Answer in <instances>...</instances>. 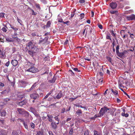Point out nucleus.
Masks as SVG:
<instances>
[{
    "instance_id": "obj_1",
    "label": "nucleus",
    "mask_w": 135,
    "mask_h": 135,
    "mask_svg": "<svg viewBox=\"0 0 135 135\" xmlns=\"http://www.w3.org/2000/svg\"><path fill=\"white\" fill-rule=\"evenodd\" d=\"M34 64L30 62H27V65L30 68L26 71L29 72L33 73H35L38 71V69L34 67Z\"/></svg>"
},
{
    "instance_id": "obj_2",
    "label": "nucleus",
    "mask_w": 135,
    "mask_h": 135,
    "mask_svg": "<svg viewBox=\"0 0 135 135\" xmlns=\"http://www.w3.org/2000/svg\"><path fill=\"white\" fill-rule=\"evenodd\" d=\"M16 110L18 113L20 114L24 115L26 117H28L29 115V113L23 108H17Z\"/></svg>"
},
{
    "instance_id": "obj_3",
    "label": "nucleus",
    "mask_w": 135,
    "mask_h": 135,
    "mask_svg": "<svg viewBox=\"0 0 135 135\" xmlns=\"http://www.w3.org/2000/svg\"><path fill=\"white\" fill-rule=\"evenodd\" d=\"M109 110L110 108H108L107 107H104L101 108L99 112V114L102 116L107 112L108 110Z\"/></svg>"
},
{
    "instance_id": "obj_4",
    "label": "nucleus",
    "mask_w": 135,
    "mask_h": 135,
    "mask_svg": "<svg viewBox=\"0 0 135 135\" xmlns=\"http://www.w3.org/2000/svg\"><path fill=\"white\" fill-rule=\"evenodd\" d=\"M30 97L32 99H33L35 100L37 99L39 97V95L36 93H33L30 95Z\"/></svg>"
},
{
    "instance_id": "obj_5",
    "label": "nucleus",
    "mask_w": 135,
    "mask_h": 135,
    "mask_svg": "<svg viewBox=\"0 0 135 135\" xmlns=\"http://www.w3.org/2000/svg\"><path fill=\"white\" fill-rule=\"evenodd\" d=\"M26 46H27V51L28 50H31L35 45H33L32 41H31L26 45Z\"/></svg>"
},
{
    "instance_id": "obj_6",
    "label": "nucleus",
    "mask_w": 135,
    "mask_h": 135,
    "mask_svg": "<svg viewBox=\"0 0 135 135\" xmlns=\"http://www.w3.org/2000/svg\"><path fill=\"white\" fill-rule=\"evenodd\" d=\"M128 51L126 50H124L122 52H119L118 54L117 55L120 57H124L128 54Z\"/></svg>"
},
{
    "instance_id": "obj_7",
    "label": "nucleus",
    "mask_w": 135,
    "mask_h": 135,
    "mask_svg": "<svg viewBox=\"0 0 135 135\" xmlns=\"http://www.w3.org/2000/svg\"><path fill=\"white\" fill-rule=\"evenodd\" d=\"M27 102V100L26 99L21 101L17 104L19 106H22L26 104Z\"/></svg>"
},
{
    "instance_id": "obj_8",
    "label": "nucleus",
    "mask_w": 135,
    "mask_h": 135,
    "mask_svg": "<svg viewBox=\"0 0 135 135\" xmlns=\"http://www.w3.org/2000/svg\"><path fill=\"white\" fill-rule=\"evenodd\" d=\"M126 18L129 21L135 20V16L133 15L131 16H126Z\"/></svg>"
},
{
    "instance_id": "obj_9",
    "label": "nucleus",
    "mask_w": 135,
    "mask_h": 135,
    "mask_svg": "<svg viewBox=\"0 0 135 135\" xmlns=\"http://www.w3.org/2000/svg\"><path fill=\"white\" fill-rule=\"evenodd\" d=\"M109 5L112 8L114 9L116 8L117 4L116 3L112 2L110 3Z\"/></svg>"
},
{
    "instance_id": "obj_10",
    "label": "nucleus",
    "mask_w": 135,
    "mask_h": 135,
    "mask_svg": "<svg viewBox=\"0 0 135 135\" xmlns=\"http://www.w3.org/2000/svg\"><path fill=\"white\" fill-rule=\"evenodd\" d=\"M17 97L19 100H21L23 98L25 97V95L24 94H21L19 93L17 94Z\"/></svg>"
},
{
    "instance_id": "obj_11",
    "label": "nucleus",
    "mask_w": 135,
    "mask_h": 135,
    "mask_svg": "<svg viewBox=\"0 0 135 135\" xmlns=\"http://www.w3.org/2000/svg\"><path fill=\"white\" fill-rule=\"evenodd\" d=\"M37 83H34L32 85L31 87L29 89L27 90V91L28 92H30L31 90L35 89V88L36 86V84Z\"/></svg>"
},
{
    "instance_id": "obj_12",
    "label": "nucleus",
    "mask_w": 135,
    "mask_h": 135,
    "mask_svg": "<svg viewBox=\"0 0 135 135\" xmlns=\"http://www.w3.org/2000/svg\"><path fill=\"white\" fill-rule=\"evenodd\" d=\"M11 64L14 66H16L18 64L17 61L16 60H12L11 61Z\"/></svg>"
},
{
    "instance_id": "obj_13",
    "label": "nucleus",
    "mask_w": 135,
    "mask_h": 135,
    "mask_svg": "<svg viewBox=\"0 0 135 135\" xmlns=\"http://www.w3.org/2000/svg\"><path fill=\"white\" fill-rule=\"evenodd\" d=\"M62 93L60 91L57 94V95L56 97L55 98H54V99L56 98L58 99H59L62 97Z\"/></svg>"
},
{
    "instance_id": "obj_14",
    "label": "nucleus",
    "mask_w": 135,
    "mask_h": 135,
    "mask_svg": "<svg viewBox=\"0 0 135 135\" xmlns=\"http://www.w3.org/2000/svg\"><path fill=\"white\" fill-rule=\"evenodd\" d=\"M34 53H36L38 52L39 51V49L34 46L31 49Z\"/></svg>"
},
{
    "instance_id": "obj_15",
    "label": "nucleus",
    "mask_w": 135,
    "mask_h": 135,
    "mask_svg": "<svg viewBox=\"0 0 135 135\" xmlns=\"http://www.w3.org/2000/svg\"><path fill=\"white\" fill-rule=\"evenodd\" d=\"M0 135H7L8 132L6 130L2 129L0 132Z\"/></svg>"
},
{
    "instance_id": "obj_16",
    "label": "nucleus",
    "mask_w": 135,
    "mask_h": 135,
    "mask_svg": "<svg viewBox=\"0 0 135 135\" xmlns=\"http://www.w3.org/2000/svg\"><path fill=\"white\" fill-rule=\"evenodd\" d=\"M109 32L111 33V35L114 37L115 39L117 40H117L116 37V33H114V31L113 30H110Z\"/></svg>"
},
{
    "instance_id": "obj_17",
    "label": "nucleus",
    "mask_w": 135,
    "mask_h": 135,
    "mask_svg": "<svg viewBox=\"0 0 135 135\" xmlns=\"http://www.w3.org/2000/svg\"><path fill=\"white\" fill-rule=\"evenodd\" d=\"M116 109L115 108H112V109L110 108V110H109L110 111L111 114L112 115H113Z\"/></svg>"
},
{
    "instance_id": "obj_18",
    "label": "nucleus",
    "mask_w": 135,
    "mask_h": 135,
    "mask_svg": "<svg viewBox=\"0 0 135 135\" xmlns=\"http://www.w3.org/2000/svg\"><path fill=\"white\" fill-rule=\"evenodd\" d=\"M27 51H28L29 54L31 56L33 57V56L34 52L32 50H28Z\"/></svg>"
},
{
    "instance_id": "obj_19",
    "label": "nucleus",
    "mask_w": 135,
    "mask_h": 135,
    "mask_svg": "<svg viewBox=\"0 0 135 135\" xmlns=\"http://www.w3.org/2000/svg\"><path fill=\"white\" fill-rule=\"evenodd\" d=\"M0 113L1 114V116L2 117H5L7 113L6 111L4 110H3L2 111L0 112Z\"/></svg>"
},
{
    "instance_id": "obj_20",
    "label": "nucleus",
    "mask_w": 135,
    "mask_h": 135,
    "mask_svg": "<svg viewBox=\"0 0 135 135\" xmlns=\"http://www.w3.org/2000/svg\"><path fill=\"white\" fill-rule=\"evenodd\" d=\"M51 125L52 127L55 129L57 128V126L55 122H52L51 123Z\"/></svg>"
},
{
    "instance_id": "obj_21",
    "label": "nucleus",
    "mask_w": 135,
    "mask_h": 135,
    "mask_svg": "<svg viewBox=\"0 0 135 135\" xmlns=\"http://www.w3.org/2000/svg\"><path fill=\"white\" fill-rule=\"evenodd\" d=\"M0 57L2 59H4L6 57V56L3 52H1L0 54Z\"/></svg>"
},
{
    "instance_id": "obj_22",
    "label": "nucleus",
    "mask_w": 135,
    "mask_h": 135,
    "mask_svg": "<svg viewBox=\"0 0 135 135\" xmlns=\"http://www.w3.org/2000/svg\"><path fill=\"white\" fill-rule=\"evenodd\" d=\"M103 80L102 79H100L96 81V83L98 85L102 84L103 83Z\"/></svg>"
},
{
    "instance_id": "obj_23",
    "label": "nucleus",
    "mask_w": 135,
    "mask_h": 135,
    "mask_svg": "<svg viewBox=\"0 0 135 135\" xmlns=\"http://www.w3.org/2000/svg\"><path fill=\"white\" fill-rule=\"evenodd\" d=\"M47 117L48 118L49 121L50 122H52V118H53V116L51 115L48 114Z\"/></svg>"
},
{
    "instance_id": "obj_24",
    "label": "nucleus",
    "mask_w": 135,
    "mask_h": 135,
    "mask_svg": "<svg viewBox=\"0 0 135 135\" xmlns=\"http://www.w3.org/2000/svg\"><path fill=\"white\" fill-rule=\"evenodd\" d=\"M112 92L115 95H117L118 94V92L117 91L112 89Z\"/></svg>"
},
{
    "instance_id": "obj_25",
    "label": "nucleus",
    "mask_w": 135,
    "mask_h": 135,
    "mask_svg": "<svg viewBox=\"0 0 135 135\" xmlns=\"http://www.w3.org/2000/svg\"><path fill=\"white\" fill-rule=\"evenodd\" d=\"M43 113H44V115L42 117V118L43 120H44L46 118L47 116V117L48 114H47L45 112H44Z\"/></svg>"
},
{
    "instance_id": "obj_26",
    "label": "nucleus",
    "mask_w": 135,
    "mask_h": 135,
    "mask_svg": "<svg viewBox=\"0 0 135 135\" xmlns=\"http://www.w3.org/2000/svg\"><path fill=\"white\" fill-rule=\"evenodd\" d=\"M79 2L81 4V5H84L85 4V0H79Z\"/></svg>"
},
{
    "instance_id": "obj_27",
    "label": "nucleus",
    "mask_w": 135,
    "mask_h": 135,
    "mask_svg": "<svg viewBox=\"0 0 135 135\" xmlns=\"http://www.w3.org/2000/svg\"><path fill=\"white\" fill-rule=\"evenodd\" d=\"M51 22L50 21H48L47 23L46 28H49L50 27Z\"/></svg>"
},
{
    "instance_id": "obj_28",
    "label": "nucleus",
    "mask_w": 135,
    "mask_h": 135,
    "mask_svg": "<svg viewBox=\"0 0 135 135\" xmlns=\"http://www.w3.org/2000/svg\"><path fill=\"white\" fill-rule=\"evenodd\" d=\"M119 45H117L116 47V53H117V55H118V54L119 53Z\"/></svg>"
},
{
    "instance_id": "obj_29",
    "label": "nucleus",
    "mask_w": 135,
    "mask_h": 135,
    "mask_svg": "<svg viewBox=\"0 0 135 135\" xmlns=\"http://www.w3.org/2000/svg\"><path fill=\"white\" fill-rule=\"evenodd\" d=\"M5 38L7 41L10 42H12L13 41V39L12 38L9 37H6Z\"/></svg>"
},
{
    "instance_id": "obj_30",
    "label": "nucleus",
    "mask_w": 135,
    "mask_h": 135,
    "mask_svg": "<svg viewBox=\"0 0 135 135\" xmlns=\"http://www.w3.org/2000/svg\"><path fill=\"white\" fill-rule=\"evenodd\" d=\"M36 135H44L43 132L41 131H37Z\"/></svg>"
},
{
    "instance_id": "obj_31",
    "label": "nucleus",
    "mask_w": 135,
    "mask_h": 135,
    "mask_svg": "<svg viewBox=\"0 0 135 135\" xmlns=\"http://www.w3.org/2000/svg\"><path fill=\"white\" fill-rule=\"evenodd\" d=\"M16 32V31H15L14 34L12 36V37L15 38H18L17 37V34Z\"/></svg>"
},
{
    "instance_id": "obj_32",
    "label": "nucleus",
    "mask_w": 135,
    "mask_h": 135,
    "mask_svg": "<svg viewBox=\"0 0 135 135\" xmlns=\"http://www.w3.org/2000/svg\"><path fill=\"white\" fill-rule=\"evenodd\" d=\"M103 71V66H102V67L101 68L100 71L99 72V74L101 76H102L103 75V73H102V72Z\"/></svg>"
},
{
    "instance_id": "obj_33",
    "label": "nucleus",
    "mask_w": 135,
    "mask_h": 135,
    "mask_svg": "<svg viewBox=\"0 0 135 135\" xmlns=\"http://www.w3.org/2000/svg\"><path fill=\"white\" fill-rule=\"evenodd\" d=\"M82 113V112L81 110L80 109H78L76 112V113L77 115H80Z\"/></svg>"
},
{
    "instance_id": "obj_34",
    "label": "nucleus",
    "mask_w": 135,
    "mask_h": 135,
    "mask_svg": "<svg viewBox=\"0 0 135 135\" xmlns=\"http://www.w3.org/2000/svg\"><path fill=\"white\" fill-rule=\"evenodd\" d=\"M122 115L123 117H128L129 116V114L127 113L125 114L124 113H122Z\"/></svg>"
},
{
    "instance_id": "obj_35",
    "label": "nucleus",
    "mask_w": 135,
    "mask_h": 135,
    "mask_svg": "<svg viewBox=\"0 0 135 135\" xmlns=\"http://www.w3.org/2000/svg\"><path fill=\"white\" fill-rule=\"evenodd\" d=\"M52 93V91H50L49 93H48L44 97V99H45L47 98L50 95L51 93Z\"/></svg>"
},
{
    "instance_id": "obj_36",
    "label": "nucleus",
    "mask_w": 135,
    "mask_h": 135,
    "mask_svg": "<svg viewBox=\"0 0 135 135\" xmlns=\"http://www.w3.org/2000/svg\"><path fill=\"white\" fill-rule=\"evenodd\" d=\"M30 109L31 110V112L33 113L36 111L35 109L32 107H30Z\"/></svg>"
},
{
    "instance_id": "obj_37",
    "label": "nucleus",
    "mask_w": 135,
    "mask_h": 135,
    "mask_svg": "<svg viewBox=\"0 0 135 135\" xmlns=\"http://www.w3.org/2000/svg\"><path fill=\"white\" fill-rule=\"evenodd\" d=\"M85 15L84 13H82L80 14V19L81 20L83 19Z\"/></svg>"
},
{
    "instance_id": "obj_38",
    "label": "nucleus",
    "mask_w": 135,
    "mask_h": 135,
    "mask_svg": "<svg viewBox=\"0 0 135 135\" xmlns=\"http://www.w3.org/2000/svg\"><path fill=\"white\" fill-rule=\"evenodd\" d=\"M33 114L35 115V116H36V117H39L40 118V116L39 114H38V113L36 111V112H34Z\"/></svg>"
},
{
    "instance_id": "obj_39",
    "label": "nucleus",
    "mask_w": 135,
    "mask_h": 135,
    "mask_svg": "<svg viewBox=\"0 0 135 135\" xmlns=\"http://www.w3.org/2000/svg\"><path fill=\"white\" fill-rule=\"evenodd\" d=\"M10 26L11 27V28H12L15 31H16L17 30H18V29L17 28L14 27L13 26L11 25H10Z\"/></svg>"
},
{
    "instance_id": "obj_40",
    "label": "nucleus",
    "mask_w": 135,
    "mask_h": 135,
    "mask_svg": "<svg viewBox=\"0 0 135 135\" xmlns=\"http://www.w3.org/2000/svg\"><path fill=\"white\" fill-rule=\"evenodd\" d=\"M63 23L66 24L67 26H69L70 25V21H68L65 22H63Z\"/></svg>"
},
{
    "instance_id": "obj_41",
    "label": "nucleus",
    "mask_w": 135,
    "mask_h": 135,
    "mask_svg": "<svg viewBox=\"0 0 135 135\" xmlns=\"http://www.w3.org/2000/svg\"><path fill=\"white\" fill-rule=\"evenodd\" d=\"M23 124L25 128L26 129H28V126H27V124L25 123L24 122L23 123Z\"/></svg>"
},
{
    "instance_id": "obj_42",
    "label": "nucleus",
    "mask_w": 135,
    "mask_h": 135,
    "mask_svg": "<svg viewBox=\"0 0 135 135\" xmlns=\"http://www.w3.org/2000/svg\"><path fill=\"white\" fill-rule=\"evenodd\" d=\"M94 135H101L100 133H98V132L96 130L94 131Z\"/></svg>"
},
{
    "instance_id": "obj_43",
    "label": "nucleus",
    "mask_w": 135,
    "mask_h": 135,
    "mask_svg": "<svg viewBox=\"0 0 135 135\" xmlns=\"http://www.w3.org/2000/svg\"><path fill=\"white\" fill-rule=\"evenodd\" d=\"M18 133L16 131H13L12 135H18Z\"/></svg>"
},
{
    "instance_id": "obj_44",
    "label": "nucleus",
    "mask_w": 135,
    "mask_h": 135,
    "mask_svg": "<svg viewBox=\"0 0 135 135\" xmlns=\"http://www.w3.org/2000/svg\"><path fill=\"white\" fill-rule=\"evenodd\" d=\"M31 10L32 12V15H35L37 14V13L36 12H35L33 9H31Z\"/></svg>"
},
{
    "instance_id": "obj_45",
    "label": "nucleus",
    "mask_w": 135,
    "mask_h": 135,
    "mask_svg": "<svg viewBox=\"0 0 135 135\" xmlns=\"http://www.w3.org/2000/svg\"><path fill=\"white\" fill-rule=\"evenodd\" d=\"M101 116H102L100 114H99H99H95L94 116V117L95 118L98 117H99Z\"/></svg>"
},
{
    "instance_id": "obj_46",
    "label": "nucleus",
    "mask_w": 135,
    "mask_h": 135,
    "mask_svg": "<svg viewBox=\"0 0 135 135\" xmlns=\"http://www.w3.org/2000/svg\"><path fill=\"white\" fill-rule=\"evenodd\" d=\"M17 18L18 22L21 25H22V21L18 17H17Z\"/></svg>"
},
{
    "instance_id": "obj_47",
    "label": "nucleus",
    "mask_w": 135,
    "mask_h": 135,
    "mask_svg": "<svg viewBox=\"0 0 135 135\" xmlns=\"http://www.w3.org/2000/svg\"><path fill=\"white\" fill-rule=\"evenodd\" d=\"M72 69L75 71L80 72V70H79L77 68H72Z\"/></svg>"
},
{
    "instance_id": "obj_48",
    "label": "nucleus",
    "mask_w": 135,
    "mask_h": 135,
    "mask_svg": "<svg viewBox=\"0 0 135 135\" xmlns=\"http://www.w3.org/2000/svg\"><path fill=\"white\" fill-rule=\"evenodd\" d=\"M5 13H0V17L4 18V17Z\"/></svg>"
},
{
    "instance_id": "obj_49",
    "label": "nucleus",
    "mask_w": 135,
    "mask_h": 135,
    "mask_svg": "<svg viewBox=\"0 0 135 135\" xmlns=\"http://www.w3.org/2000/svg\"><path fill=\"white\" fill-rule=\"evenodd\" d=\"M69 72L70 73L71 75L74 76L75 75L74 73L71 70H69Z\"/></svg>"
},
{
    "instance_id": "obj_50",
    "label": "nucleus",
    "mask_w": 135,
    "mask_h": 135,
    "mask_svg": "<svg viewBox=\"0 0 135 135\" xmlns=\"http://www.w3.org/2000/svg\"><path fill=\"white\" fill-rule=\"evenodd\" d=\"M106 38L108 39H109L111 41H112V40L110 38V35H107L106 37Z\"/></svg>"
},
{
    "instance_id": "obj_51",
    "label": "nucleus",
    "mask_w": 135,
    "mask_h": 135,
    "mask_svg": "<svg viewBox=\"0 0 135 135\" xmlns=\"http://www.w3.org/2000/svg\"><path fill=\"white\" fill-rule=\"evenodd\" d=\"M20 82L22 84H27L26 82L23 80H21L20 81Z\"/></svg>"
},
{
    "instance_id": "obj_52",
    "label": "nucleus",
    "mask_w": 135,
    "mask_h": 135,
    "mask_svg": "<svg viewBox=\"0 0 135 135\" xmlns=\"http://www.w3.org/2000/svg\"><path fill=\"white\" fill-rule=\"evenodd\" d=\"M30 126L32 128L34 129L35 128V124H34L32 123H30Z\"/></svg>"
},
{
    "instance_id": "obj_53",
    "label": "nucleus",
    "mask_w": 135,
    "mask_h": 135,
    "mask_svg": "<svg viewBox=\"0 0 135 135\" xmlns=\"http://www.w3.org/2000/svg\"><path fill=\"white\" fill-rule=\"evenodd\" d=\"M77 98V97H76V98H69V100H70V101L71 102H72L73 101H74V100H75V99H76Z\"/></svg>"
},
{
    "instance_id": "obj_54",
    "label": "nucleus",
    "mask_w": 135,
    "mask_h": 135,
    "mask_svg": "<svg viewBox=\"0 0 135 135\" xmlns=\"http://www.w3.org/2000/svg\"><path fill=\"white\" fill-rule=\"evenodd\" d=\"M89 132L88 130H86L85 131L84 135H88Z\"/></svg>"
},
{
    "instance_id": "obj_55",
    "label": "nucleus",
    "mask_w": 135,
    "mask_h": 135,
    "mask_svg": "<svg viewBox=\"0 0 135 135\" xmlns=\"http://www.w3.org/2000/svg\"><path fill=\"white\" fill-rule=\"evenodd\" d=\"M73 128H71V129H70V130L69 131V134H72L73 133Z\"/></svg>"
},
{
    "instance_id": "obj_56",
    "label": "nucleus",
    "mask_w": 135,
    "mask_h": 135,
    "mask_svg": "<svg viewBox=\"0 0 135 135\" xmlns=\"http://www.w3.org/2000/svg\"><path fill=\"white\" fill-rule=\"evenodd\" d=\"M125 33L124 31V30H122L120 32V33L121 34V35L122 36L124 35V34Z\"/></svg>"
},
{
    "instance_id": "obj_57",
    "label": "nucleus",
    "mask_w": 135,
    "mask_h": 135,
    "mask_svg": "<svg viewBox=\"0 0 135 135\" xmlns=\"http://www.w3.org/2000/svg\"><path fill=\"white\" fill-rule=\"evenodd\" d=\"M17 120L19 122L20 121L21 122H22L23 123L24 122V119H23L18 118L17 119Z\"/></svg>"
},
{
    "instance_id": "obj_58",
    "label": "nucleus",
    "mask_w": 135,
    "mask_h": 135,
    "mask_svg": "<svg viewBox=\"0 0 135 135\" xmlns=\"http://www.w3.org/2000/svg\"><path fill=\"white\" fill-rule=\"evenodd\" d=\"M49 37L48 36H47L45 37V38L44 39L45 43L48 40Z\"/></svg>"
},
{
    "instance_id": "obj_59",
    "label": "nucleus",
    "mask_w": 135,
    "mask_h": 135,
    "mask_svg": "<svg viewBox=\"0 0 135 135\" xmlns=\"http://www.w3.org/2000/svg\"><path fill=\"white\" fill-rule=\"evenodd\" d=\"M10 64V62L9 61V60L8 62H6V63L5 64V66H6L7 67H8L9 66V65Z\"/></svg>"
},
{
    "instance_id": "obj_60",
    "label": "nucleus",
    "mask_w": 135,
    "mask_h": 135,
    "mask_svg": "<svg viewBox=\"0 0 135 135\" xmlns=\"http://www.w3.org/2000/svg\"><path fill=\"white\" fill-rule=\"evenodd\" d=\"M2 30L4 32H6L7 31L5 27H3L2 29Z\"/></svg>"
},
{
    "instance_id": "obj_61",
    "label": "nucleus",
    "mask_w": 135,
    "mask_h": 135,
    "mask_svg": "<svg viewBox=\"0 0 135 135\" xmlns=\"http://www.w3.org/2000/svg\"><path fill=\"white\" fill-rule=\"evenodd\" d=\"M118 84L120 87H123V86L120 81L118 82Z\"/></svg>"
},
{
    "instance_id": "obj_62",
    "label": "nucleus",
    "mask_w": 135,
    "mask_h": 135,
    "mask_svg": "<svg viewBox=\"0 0 135 135\" xmlns=\"http://www.w3.org/2000/svg\"><path fill=\"white\" fill-rule=\"evenodd\" d=\"M58 22H62L63 23V22L64 21H63V20L62 18H59L58 19Z\"/></svg>"
},
{
    "instance_id": "obj_63",
    "label": "nucleus",
    "mask_w": 135,
    "mask_h": 135,
    "mask_svg": "<svg viewBox=\"0 0 135 135\" xmlns=\"http://www.w3.org/2000/svg\"><path fill=\"white\" fill-rule=\"evenodd\" d=\"M40 38L41 39H42V40H40L39 41V44H40L41 43H42V42L44 41V39H43L42 38V37H41Z\"/></svg>"
},
{
    "instance_id": "obj_64",
    "label": "nucleus",
    "mask_w": 135,
    "mask_h": 135,
    "mask_svg": "<svg viewBox=\"0 0 135 135\" xmlns=\"http://www.w3.org/2000/svg\"><path fill=\"white\" fill-rule=\"evenodd\" d=\"M98 27L101 29H103V26L101 24H99L98 25Z\"/></svg>"
}]
</instances>
